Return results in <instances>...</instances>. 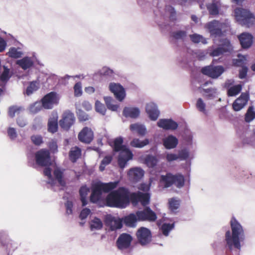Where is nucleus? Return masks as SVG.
<instances>
[{"instance_id": "f704fd0d", "label": "nucleus", "mask_w": 255, "mask_h": 255, "mask_svg": "<svg viewBox=\"0 0 255 255\" xmlns=\"http://www.w3.org/2000/svg\"><path fill=\"white\" fill-rule=\"evenodd\" d=\"M148 143L149 140L148 139L140 140L138 138H133L131 141L130 144L132 147L141 148L148 144Z\"/></svg>"}, {"instance_id": "7c9ffc66", "label": "nucleus", "mask_w": 255, "mask_h": 255, "mask_svg": "<svg viewBox=\"0 0 255 255\" xmlns=\"http://www.w3.org/2000/svg\"><path fill=\"white\" fill-rule=\"evenodd\" d=\"M130 129L132 131L136 132L139 135L143 136L146 133L145 127L141 124H134L130 126Z\"/></svg>"}, {"instance_id": "423d86ee", "label": "nucleus", "mask_w": 255, "mask_h": 255, "mask_svg": "<svg viewBox=\"0 0 255 255\" xmlns=\"http://www.w3.org/2000/svg\"><path fill=\"white\" fill-rule=\"evenodd\" d=\"M119 183V181L104 183L95 180L91 183V191H111L117 188Z\"/></svg>"}, {"instance_id": "f3484780", "label": "nucleus", "mask_w": 255, "mask_h": 255, "mask_svg": "<svg viewBox=\"0 0 255 255\" xmlns=\"http://www.w3.org/2000/svg\"><path fill=\"white\" fill-rule=\"evenodd\" d=\"M93 132L91 128L85 127L79 133L78 138L83 142L90 143L93 139Z\"/></svg>"}, {"instance_id": "f257e3e1", "label": "nucleus", "mask_w": 255, "mask_h": 255, "mask_svg": "<svg viewBox=\"0 0 255 255\" xmlns=\"http://www.w3.org/2000/svg\"><path fill=\"white\" fill-rule=\"evenodd\" d=\"M230 226L231 232L230 230L227 231L225 236L226 246L231 251L233 248L240 250L241 244L245 239L244 229L234 217H233L230 221Z\"/></svg>"}, {"instance_id": "5fc2aeb1", "label": "nucleus", "mask_w": 255, "mask_h": 255, "mask_svg": "<svg viewBox=\"0 0 255 255\" xmlns=\"http://www.w3.org/2000/svg\"><path fill=\"white\" fill-rule=\"evenodd\" d=\"M11 73L6 67L3 66V71L1 75L0 79L2 81H7L11 77Z\"/></svg>"}, {"instance_id": "4be33fe9", "label": "nucleus", "mask_w": 255, "mask_h": 255, "mask_svg": "<svg viewBox=\"0 0 255 255\" xmlns=\"http://www.w3.org/2000/svg\"><path fill=\"white\" fill-rule=\"evenodd\" d=\"M146 111L149 118L152 121L156 120L159 116L160 112L156 105L153 103L147 104Z\"/></svg>"}, {"instance_id": "37998d69", "label": "nucleus", "mask_w": 255, "mask_h": 255, "mask_svg": "<svg viewBox=\"0 0 255 255\" xmlns=\"http://www.w3.org/2000/svg\"><path fill=\"white\" fill-rule=\"evenodd\" d=\"M173 184L178 188H181L183 186L184 184V177L180 174H177L174 175V182Z\"/></svg>"}, {"instance_id": "c85d7f7f", "label": "nucleus", "mask_w": 255, "mask_h": 255, "mask_svg": "<svg viewBox=\"0 0 255 255\" xmlns=\"http://www.w3.org/2000/svg\"><path fill=\"white\" fill-rule=\"evenodd\" d=\"M160 182L165 187H170L174 182V175L171 173H167L165 175H161Z\"/></svg>"}, {"instance_id": "680f3d73", "label": "nucleus", "mask_w": 255, "mask_h": 255, "mask_svg": "<svg viewBox=\"0 0 255 255\" xmlns=\"http://www.w3.org/2000/svg\"><path fill=\"white\" fill-rule=\"evenodd\" d=\"M75 95L77 97L80 96L82 95V87L81 83H77L74 87Z\"/></svg>"}, {"instance_id": "6e6552de", "label": "nucleus", "mask_w": 255, "mask_h": 255, "mask_svg": "<svg viewBox=\"0 0 255 255\" xmlns=\"http://www.w3.org/2000/svg\"><path fill=\"white\" fill-rule=\"evenodd\" d=\"M138 221L154 222L157 219L156 213L149 207H146L143 210L136 212Z\"/></svg>"}, {"instance_id": "338daca9", "label": "nucleus", "mask_w": 255, "mask_h": 255, "mask_svg": "<svg viewBox=\"0 0 255 255\" xmlns=\"http://www.w3.org/2000/svg\"><path fill=\"white\" fill-rule=\"evenodd\" d=\"M66 209V214L67 215H70L73 213V204L72 201H67L65 204Z\"/></svg>"}, {"instance_id": "c03bdc74", "label": "nucleus", "mask_w": 255, "mask_h": 255, "mask_svg": "<svg viewBox=\"0 0 255 255\" xmlns=\"http://www.w3.org/2000/svg\"><path fill=\"white\" fill-rule=\"evenodd\" d=\"M190 37L192 41L195 43L201 42L203 44H206L207 40L202 35L198 34H193L190 35Z\"/></svg>"}, {"instance_id": "aec40b11", "label": "nucleus", "mask_w": 255, "mask_h": 255, "mask_svg": "<svg viewBox=\"0 0 255 255\" xmlns=\"http://www.w3.org/2000/svg\"><path fill=\"white\" fill-rule=\"evenodd\" d=\"M144 172L140 167H134L129 169L128 173L129 179L133 182L140 180L144 175Z\"/></svg>"}, {"instance_id": "72a5a7b5", "label": "nucleus", "mask_w": 255, "mask_h": 255, "mask_svg": "<svg viewBox=\"0 0 255 255\" xmlns=\"http://www.w3.org/2000/svg\"><path fill=\"white\" fill-rule=\"evenodd\" d=\"M90 229L92 231L99 230L102 229L103 224L100 219L95 217L90 223Z\"/></svg>"}, {"instance_id": "c9c22d12", "label": "nucleus", "mask_w": 255, "mask_h": 255, "mask_svg": "<svg viewBox=\"0 0 255 255\" xmlns=\"http://www.w3.org/2000/svg\"><path fill=\"white\" fill-rule=\"evenodd\" d=\"M158 162L157 158L153 155H147L144 160V163L149 167H154Z\"/></svg>"}, {"instance_id": "bb28decb", "label": "nucleus", "mask_w": 255, "mask_h": 255, "mask_svg": "<svg viewBox=\"0 0 255 255\" xmlns=\"http://www.w3.org/2000/svg\"><path fill=\"white\" fill-rule=\"evenodd\" d=\"M52 116L48 121V129L49 132L54 133L57 131L58 128V116L57 113H53Z\"/></svg>"}, {"instance_id": "0e129e2a", "label": "nucleus", "mask_w": 255, "mask_h": 255, "mask_svg": "<svg viewBox=\"0 0 255 255\" xmlns=\"http://www.w3.org/2000/svg\"><path fill=\"white\" fill-rule=\"evenodd\" d=\"M91 213V210L89 208H84L80 212L79 218L81 220H84L87 218L88 216Z\"/></svg>"}, {"instance_id": "dca6fc26", "label": "nucleus", "mask_w": 255, "mask_h": 255, "mask_svg": "<svg viewBox=\"0 0 255 255\" xmlns=\"http://www.w3.org/2000/svg\"><path fill=\"white\" fill-rule=\"evenodd\" d=\"M238 59H234L233 63L236 66L242 67V69L240 71L239 77L241 79H243L246 77L248 72V68L243 66V65L245 64V62L247 60V58L245 56L240 54H238Z\"/></svg>"}, {"instance_id": "69168bd1", "label": "nucleus", "mask_w": 255, "mask_h": 255, "mask_svg": "<svg viewBox=\"0 0 255 255\" xmlns=\"http://www.w3.org/2000/svg\"><path fill=\"white\" fill-rule=\"evenodd\" d=\"M113 73V71L112 70L106 67H103L100 71V74L104 76H112Z\"/></svg>"}, {"instance_id": "2eb2a0df", "label": "nucleus", "mask_w": 255, "mask_h": 255, "mask_svg": "<svg viewBox=\"0 0 255 255\" xmlns=\"http://www.w3.org/2000/svg\"><path fill=\"white\" fill-rule=\"evenodd\" d=\"M110 90L114 94L116 98L122 101L126 97L125 89L119 84L111 83L109 85Z\"/></svg>"}, {"instance_id": "774afa93", "label": "nucleus", "mask_w": 255, "mask_h": 255, "mask_svg": "<svg viewBox=\"0 0 255 255\" xmlns=\"http://www.w3.org/2000/svg\"><path fill=\"white\" fill-rule=\"evenodd\" d=\"M7 133H8L9 137L12 139L15 138L17 136V134H16L15 129L12 128H9L8 129Z\"/></svg>"}, {"instance_id": "4468645a", "label": "nucleus", "mask_w": 255, "mask_h": 255, "mask_svg": "<svg viewBox=\"0 0 255 255\" xmlns=\"http://www.w3.org/2000/svg\"><path fill=\"white\" fill-rule=\"evenodd\" d=\"M75 119L72 113L66 111L63 114L62 119L59 121V125L64 129L68 130L74 124Z\"/></svg>"}, {"instance_id": "de8ad7c7", "label": "nucleus", "mask_w": 255, "mask_h": 255, "mask_svg": "<svg viewBox=\"0 0 255 255\" xmlns=\"http://www.w3.org/2000/svg\"><path fill=\"white\" fill-rule=\"evenodd\" d=\"M78 105L76 104V113L78 117L79 120L80 121H86L89 120L88 115L83 111L81 109L78 107Z\"/></svg>"}, {"instance_id": "49530a36", "label": "nucleus", "mask_w": 255, "mask_h": 255, "mask_svg": "<svg viewBox=\"0 0 255 255\" xmlns=\"http://www.w3.org/2000/svg\"><path fill=\"white\" fill-rule=\"evenodd\" d=\"M196 108L198 111L203 113L204 114H207L208 111L206 109V104L201 98H199L197 100Z\"/></svg>"}, {"instance_id": "a18cd8bd", "label": "nucleus", "mask_w": 255, "mask_h": 255, "mask_svg": "<svg viewBox=\"0 0 255 255\" xmlns=\"http://www.w3.org/2000/svg\"><path fill=\"white\" fill-rule=\"evenodd\" d=\"M203 91L205 92V96L209 99H212L216 97L217 95V89L213 88L203 89Z\"/></svg>"}, {"instance_id": "ea45409f", "label": "nucleus", "mask_w": 255, "mask_h": 255, "mask_svg": "<svg viewBox=\"0 0 255 255\" xmlns=\"http://www.w3.org/2000/svg\"><path fill=\"white\" fill-rule=\"evenodd\" d=\"M180 201L174 198L169 199L168 200L169 208L172 212H174L176 210L178 209L180 206Z\"/></svg>"}, {"instance_id": "7ed1b4c3", "label": "nucleus", "mask_w": 255, "mask_h": 255, "mask_svg": "<svg viewBox=\"0 0 255 255\" xmlns=\"http://www.w3.org/2000/svg\"><path fill=\"white\" fill-rule=\"evenodd\" d=\"M123 139L119 137L114 141V149L116 151H120L118 158V164L123 169L125 167L127 162L131 159L133 154L131 151L126 146L123 145Z\"/></svg>"}, {"instance_id": "1a4fd4ad", "label": "nucleus", "mask_w": 255, "mask_h": 255, "mask_svg": "<svg viewBox=\"0 0 255 255\" xmlns=\"http://www.w3.org/2000/svg\"><path fill=\"white\" fill-rule=\"evenodd\" d=\"M59 97L56 93L51 92L46 95L42 99L43 107L46 109H51L58 104Z\"/></svg>"}, {"instance_id": "79ce46f5", "label": "nucleus", "mask_w": 255, "mask_h": 255, "mask_svg": "<svg viewBox=\"0 0 255 255\" xmlns=\"http://www.w3.org/2000/svg\"><path fill=\"white\" fill-rule=\"evenodd\" d=\"M105 103L108 108L113 111H117L119 106L114 104V100L109 97H105L104 98Z\"/></svg>"}, {"instance_id": "393cba45", "label": "nucleus", "mask_w": 255, "mask_h": 255, "mask_svg": "<svg viewBox=\"0 0 255 255\" xmlns=\"http://www.w3.org/2000/svg\"><path fill=\"white\" fill-rule=\"evenodd\" d=\"M105 223L107 226H110L112 231L121 229L122 227V223L121 221L117 220L111 216H107Z\"/></svg>"}, {"instance_id": "13d9d810", "label": "nucleus", "mask_w": 255, "mask_h": 255, "mask_svg": "<svg viewBox=\"0 0 255 255\" xmlns=\"http://www.w3.org/2000/svg\"><path fill=\"white\" fill-rule=\"evenodd\" d=\"M189 152L187 149H182L177 154L178 159L180 160H186L189 157Z\"/></svg>"}, {"instance_id": "a211bd4d", "label": "nucleus", "mask_w": 255, "mask_h": 255, "mask_svg": "<svg viewBox=\"0 0 255 255\" xmlns=\"http://www.w3.org/2000/svg\"><path fill=\"white\" fill-rule=\"evenodd\" d=\"M249 95L246 93H243L233 104V108L236 111H240L247 104L249 100Z\"/></svg>"}, {"instance_id": "39448f33", "label": "nucleus", "mask_w": 255, "mask_h": 255, "mask_svg": "<svg viewBox=\"0 0 255 255\" xmlns=\"http://www.w3.org/2000/svg\"><path fill=\"white\" fill-rule=\"evenodd\" d=\"M227 27V24L219 21L214 20L206 24L205 27L208 29L211 36L214 37L215 43L217 40H220V37L223 34V30Z\"/></svg>"}, {"instance_id": "58836bf2", "label": "nucleus", "mask_w": 255, "mask_h": 255, "mask_svg": "<svg viewBox=\"0 0 255 255\" xmlns=\"http://www.w3.org/2000/svg\"><path fill=\"white\" fill-rule=\"evenodd\" d=\"M128 197L129 203L131 202L133 206H136L139 202V192H132L130 195L128 193Z\"/></svg>"}, {"instance_id": "603ef678", "label": "nucleus", "mask_w": 255, "mask_h": 255, "mask_svg": "<svg viewBox=\"0 0 255 255\" xmlns=\"http://www.w3.org/2000/svg\"><path fill=\"white\" fill-rule=\"evenodd\" d=\"M54 175L56 180H57L61 186H64L65 185V182L62 179V172L58 168H56L55 169L54 171Z\"/></svg>"}, {"instance_id": "8fccbe9b", "label": "nucleus", "mask_w": 255, "mask_h": 255, "mask_svg": "<svg viewBox=\"0 0 255 255\" xmlns=\"http://www.w3.org/2000/svg\"><path fill=\"white\" fill-rule=\"evenodd\" d=\"M242 90V86L237 85L231 87L229 89L228 93L230 96H234L238 94Z\"/></svg>"}, {"instance_id": "f03ea898", "label": "nucleus", "mask_w": 255, "mask_h": 255, "mask_svg": "<svg viewBox=\"0 0 255 255\" xmlns=\"http://www.w3.org/2000/svg\"><path fill=\"white\" fill-rule=\"evenodd\" d=\"M130 192H110L106 198L105 206L125 208L129 205L128 193Z\"/></svg>"}, {"instance_id": "c756f323", "label": "nucleus", "mask_w": 255, "mask_h": 255, "mask_svg": "<svg viewBox=\"0 0 255 255\" xmlns=\"http://www.w3.org/2000/svg\"><path fill=\"white\" fill-rule=\"evenodd\" d=\"M138 221V218L136 213H131L126 216L124 219L125 224L128 227H133L136 225V222Z\"/></svg>"}, {"instance_id": "9d476101", "label": "nucleus", "mask_w": 255, "mask_h": 255, "mask_svg": "<svg viewBox=\"0 0 255 255\" xmlns=\"http://www.w3.org/2000/svg\"><path fill=\"white\" fill-rule=\"evenodd\" d=\"M201 71L203 74L209 77L217 78L224 72V68L222 66L210 65L203 67Z\"/></svg>"}, {"instance_id": "20e7f679", "label": "nucleus", "mask_w": 255, "mask_h": 255, "mask_svg": "<svg viewBox=\"0 0 255 255\" xmlns=\"http://www.w3.org/2000/svg\"><path fill=\"white\" fill-rule=\"evenodd\" d=\"M234 16L237 21L242 25L249 27L255 23V17L247 9L236 8Z\"/></svg>"}, {"instance_id": "ddd939ff", "label": "nucleus", "mask_w": 255, "mask_h": 255, "mask_svg": "<svg viewBox=\"0 0 255 255\" xmlns=\"http://www.w3.org/2000/svg\"><path fill=\"white\" fill-rule=\"evenodd\" d=\"M36 163L42 166H47L50 164V153L47 150L41 149L35 154Z\"/></svg>"}, {"instance_id": "a19ab883", "label": "nucleus", "mask_w": 255, "mask_h": 255, "mask_svg": "<svg viewBox=\"0 0 255 255\" xmlns=\"http://www.w3.org/2000/svg\"><path fill=\"white\" fill-rule=\"evenodd\" d=\"M139 202L143 206H145L149 204L150 201V195L148 192L143 193L139 192Z\"/></svg>"}, {"instance_id": "e433bc0d", "label": "nucleus", "mask_w": 255, "mask_h": 255, "mask_svg": "<svg viewBox=\"0 0 255 255\" xmlns=\"http://www.w3.org/2000/svg\"><path fill=\"white\" fill-rule=\"evenodd\" d=\"M207 8L211 15H217L219 13V5L217 2L213 1L207 5Z\"/></svg>"}, {"instance_id": "cd10ccee", "label": "nucleus", "mask_w": 255, "mask_h": 255, "mask_svg": "<svg viewBox=\"0 0 255 255\" xmlns=\"http://www.w3.org/2000/svg\"><path fill=\"white\" fill-rule=\"evenodd\" d=\"M140 114V111L135 107H126L123 111V115L126 117L136 118Z\"/></svg>"}, {"instance_id": "473e14b6", "label": "nucleus", "mask_w": 255, "mask_h": 255, "mask_svg": "<svg viewBox=\"0 0 255 255\" xmlns=\"http://www.w3.org/2000/svg\"><path fill=\"white\" fill-rule=\"evenodd\" d=\"M23 53L19 48L11 47L9 48L6 55L12 58L17 59L21 57Z\"/></svg>"}, {"instance_id": "0eeeda50", "label": "nucleus", "mask_w": 255, "mask_h": 255, "mask_svg": "<svg viewBox=\"0 0 255 255\" xmlns=\"http://www.w3.org/2000/svg\"><path fill=\"white\" fill-rule=\"evenodd\" d=\"M137 240L141 246H145L151 241L152 235L150 231L145 227L139 228L136 232Z\"/></svg>"}, {"instance_id": "3c124183", "label": "nucleus", "mask_w": 255, "mask_h": 255, "mask_svg": "<svg viewBox=\"0 0 255 255\" xmlns=\"http://www.w3.org/2000/svg\"><path fill=\"white\" fill-rule=\"evenodd\" d=\"M39 88V84L37 82H32L26 89V93L29 96L36 91Z\"/></svg>"}, {"instance_id": "5701e85b", "label": "nucleus", "mask_w": 255, "mask_h": 255, "mask_svg": "<svg viewBox=\"0 0 255 255\" xmlns=\"http://www.w3.org/2000/svg\"><path fill=\"white\" fill-rule=\"evenodd\" d=\"M239 39L243 48H248L253 43V36L248 33H243L239 36Z\"/></svg>"}, {"instance_id": "6e6d98bb", "label": "nucleus", "mask_w": 255, "mask_h": 255, "mask_svg": "<svg viewBox=\"0 0 255 255\" xmlns=\"http://www.w3.org/2000/svg\"><path fill=\"white\" fill-rule=\"evenodd\" d=\"M95 109L97 112L100 113L102 115H104L106 113V109L105 106L98 101L96 102Z\"/></svg>"}, {"instance_id": "4c0bfd02", "label": "nucleus", "mask_w": 255, "mask_h": 255, "mask_svg": "<svg viewBox=\"0 0 255 255\" xmlns=\"http://www.w3.org/2000/svg\"><path fill=\"white\" fill-rule=\"evenodd\" d=\"M174 223H164L162 225L160 229L164 236H168L169 232L174 228Z\"/></svg>"}, {"instance_id": "2f4dec72", "label": "nucleus", "mask_w": 255, "mask_h": 255, "mask_svg": "<svg viewBox=\"0 0 255 255\" xmlns=\"http://www.w3.org/2000/svg\"><path fill=\"white\" fill-rule=\"evenodd\" d=\"M81 155V150L77 146L72 147L69 152L70 159L75 162Z\"/></svg>"}, {"instance_id": "6ab92c4d", "label": "nucleus", "mask_w": 255, "mask_h": 255, "mask_svg": "<svg viewBox=\"0 0 255 255\" xmlns=\"http://www.w3.org/2000/svg\"><path fill=\"white\" fill-rule=\"evenodd\" d=\"M103 192H92L90 197L91 203L97 204L100 207L105 206L106 198L103 194Z\"/></svg>"}, {"instance_id": "09e8293b", "label": "nucleus", "mask_w": 255, "mask_h": 255, "mask_svg": "<svg viewBox=\"0 0 255 255\" xmlns=\"http://www.w3.org/2000/svg\"><path fill=\"white\" fill-rule=\"evenodd\" d=\"M255 118V112L253 107H250L246 114L245 120L247 122H250Z\"/></svg>"}, {"instance_id": "e2e57ef3", "label": "nucleus", "mask_w": 255, "mask_h": 255, "mask_svg": "<svg viewBox=\"0 0 255 255\" xmlns=\"http://www.w3.org/2000/svg\"><path fill=\"white\" fill-rule=\"evenodd\" d=\"M31 139L35 145H39L43 142L42 136L39 135H34L31 136Z\"/></svg>"}, {"instance_id": "864d4df0", "label": "nucleus", "mask_w": 255, "mask_h": 255, "mask_svg": "<svg viewBox=\"0 0 255 255\" xmlns=\"http://www.w3.org/2000/svg\"><path fill=\"white\" fill-rule=\"evenodd\" d=\"M22 110V108L18 106H12L9 108L8 115L10 117H13L15 114L18 115Z\"/></svg>"}, {"instance_id": "412c9836", "label": "nucleus", "mask_w": 255, "mask_h": 255, "mask_svg": "<svg viewBox=\"0 0 255 255\" xmlns=\"http://www.w3.org/2000/svg\"><path fill=\"white\" fill-rule=\"evenodd\" d=\"M157 126L166 130H174L178 127V124L171 119H160L157 122Z\"/></svg>"}, {"instance_id": "4d7b16f0", "label": "nucleus", "mask_w": 255, "mask_h": 255, "mask_svg": "<svg viewBox=\"0 0 255 255\" xmlns=\"http://www.w3.org/2000/svg\"><path fill=\"white\" fill-rule=\"evenodd\" d=\"M172 36L176 39L183 40L186 36V32L182 30H178L172 32Z\"/></svg>"}, {"instance_id": "bf43d9fd", "label": "nucleus", "mask_w": 255, "mask_h": 255, "mask_svg": "<svg viewBox=\"0 0 255 255\" xmlns=\"http://www.w3.org/2000/svg\"><path fill=\"white\" fill-rule=\"evenodd\" d=\"M41 109V105L40 102H36L29 108V111L31 113L35 114L38 112Z\"/></svg>"}, {"instance_id": "052dcab7", "label": "nucleus", "mask_w": 255, "mask_h": 255, "mask_svg": "<svg viewBox=\"0 0 255 255\" xmlns=\"http://www.w3.org/2000/svg\"><path fill=\"white\" fill-rule=\"evenodd\" d=\"M165 10L167 14L170 17V18L172 20H174L175 16V11L174 8L171 6H166Z\"/></svg>"}, {"instance_id": "9b49d317", "label": "nucleus", "mask_w": 255, "mask_h": 255, "mask_svg": "<svg viewBox=\"0 0 255 255\" xmlns=\"http://www.w3.org/2000/svg\"><path fill=\"white\" fill-rule=\"evenodd\" d=\"M232 49L230 41L227 39H223L219 47L214 48L209 52V54L212 57L219 56L224 53L230 51Z\"/></svg>"}, {"instance_id": "f8f14e48", "label": "nucleus", "mask_w": 255, "mask_h": 255, "mask_svg": "<svg viewBox=\"0 0 255 255\" xmlns=\"http://www.w3.org/2000/svg\"><path fill=\"white\" fill-rule=\"evenodd\" d=\"M132 237L129 234L123 233L120 235L117 239L116 244L118 248L120 250H124L129 249Z\"/></svg>"}, {"instance_id": "b1692460", "label": "nucleus", "mask_w": 255, "mask_h": 255, "mask_svg": "<svg viewBox=\"0 0 255 255\" xmlns=\"http://www.w3.org/2000/svg\"><path fill=\"white\" fill-rule=\"evenodd\" d=\"M16 64L23 70H26L33 66L34 62L32 58L25 56L21 59L17 60Z\"/></svg>"}, {"instance_id": "a878e982", "label": "nucleus", "mask_w": 255, "mask_h": 255, "mask_svg": "<svg viewBox=\"0 0 255 255\" xmlns=\"http://www.w3.org/2000/svg\"><path fill=\"white\" fill-rule=\"evenodd\" d=\"M163 145L167 149L175 148L178 144V139L173 135H169L163 140Z\"/></svg>"}]
</instances>
